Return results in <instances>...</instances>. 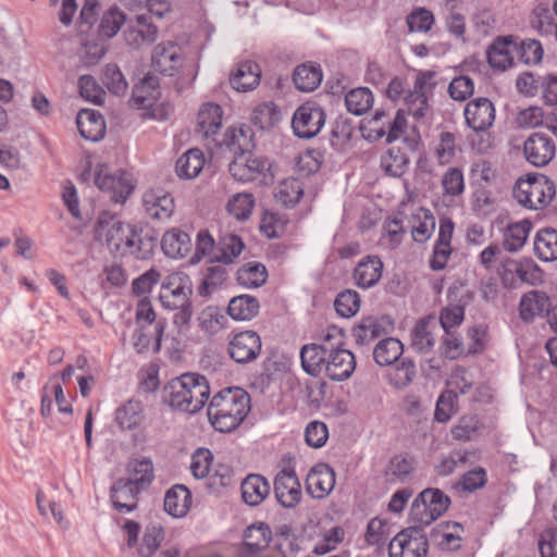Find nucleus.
I'll return each instance as SVG.
<instances>
[{
  "label": "nucleus",
  "mask_w": 557,
  "mask_h": 557,
  "mask_svg": "<svg viewBox=\"0 0 557 557\" xmlns=\"http://www.w3.org/2000/svg\"><path fill=\"white\" fill-rule=\"evenodd\" d=\"M304 371L312 376L322 373L332 381H345L356 368L354 354L343 348V335L336 329L327 332L319 344H307L300 350Z\"/></svg>",
  "instance_id": "nucleus-1"
},
{
  "label": "nucleus",
  "mask_w": 557,
  "mask_h": 557,
  "mask_svg": "<svg viewBox=\"0 0 557 557\" xmlns=\"http://www.w3.org/2000/svg\"><path fill=\"white\" fill-rule=\"evenodd\" d=\"M95 238L112 252L132 255L137 259H148L156 247V239L136 225L123 222L116 214L102 211L94 227Z\"/></svg>",
  "instance_id": "nucleus-2"
},
{
  "label": "nucleus",
  "mask_w": 557,
  "mask_h": 557,
  "mask_svg": "<svg viewBox=\"0 0 557 557\" xmlns=\"http://www.w3.org/2000/svg\"><path fill=\"white\" fill-rule=\"evenodd\" d=\"M193 282L184 272H173L160 282L158 299L165 310L174 311L173 324L180 332L189 327L194 315Z\"/></svg>",
  "instance_id": "nucleus-3"
},
{
  "label": "nucleus",
  "mask_w": 557,
  "mask_h": 557,
  "mask_svg": "<svg viewBox=\"0 0 557 557\" xmlns=\"http://www.w3.org/2000/svg\"><path fill=\"white\" fill-rule=\"evenodd\" d=\"M249 411V394L239 387H228L212 397L208 418L216 431L227 433L237 429Z\"/></svg>",
  "instance_id": "nucleus-4"
},
{
  "label": "nucleus",
  "mask_w": 557,
  "mask_h": 557,
  "mask_svg": "<svg viewBox=\"0 0 557 557\" xmlns=\"http://www.w3.org/2000/svg\"><path fill=\"white\" fill-rule=\"evenodd\" d=\"M210 396V386L206 376L198 373H185L171 380L163 388V400L172 409L196 413L203 408Z\"/></svg>",
  "instance_id": "nucleus-5"
},
{
  "label": "nucleus",
  "mask_w": 557,
  "mask_h": 557,
  "mask_svg": "<svg viewBox=\"0 0 557 557\" xmlns=\"http://www.w3.org/2000/svg\"><path fill=\"white\" fill-rule=\"evenodd\" d=\"M434 76V72L430 71L420 73L416 78L413 89L408 91L405 90L404 81L394 77L387 85L386 96L393 101L404 97L408 113L417 120L422 119L429 110L428 96L435 86Z\"/></svg>",
  "instance_id": "nucleus-6"
},
{
  "label": "nucleus",
  "mask_w": 557,
  "mask_h": 557,
  "mask_svg": "<svg viewBox=\"0 0 557 557\" xmlns=\"http://www.w3.org/2000/svg\"><path fill=\"white\" fill-rule=\"evenodd\" d=\"M512 195L520 206L531 210H540L546 208L553 201L556 188L553 181L546 175L532 173L517 181Z\"/></svg>",
  "instance_id": "nucleus-7"
},
{
  "label": "nucleus",
  "mask_w": 557,
  "mask_h": 557,
  "mask_svg": "<svg viewBox=\"0 0 557 557\" xmlns=\"http://www.w3.org/2000/svg\"><path fill=\"white\" fill-rule=\"evenodd\" d=\"M450 498L438 488H425L413 500L410 520L421 527L430 525L445 513L450 506Z\"/></svg>",
  "instance_id": "nucleus-8"
},
{
  "label": "nucleus",
  "mask_w": 557,
  "mask_h": 557,
  "mask_svg": "<svg viewBox=\"0 0 557 557\" xmlns=\"http://www.w3.org/2000/svg\"><path fill=\"white\" fill-rule=\"evenodd\" d=\"M271 162L268 158L249 152L239 153L230 163L231 175L239 182H252L260 180L267 184L273 180Z\"/></svg>",
  "instance_id": "nucleus-9"
},
{
  "label": "nucleus",
  "mask_w": 557,
  "mask_h": 557,
  "mask_svg": "<svg viewBox=\"0 0 557 557\" xmlns=\"http://www.w3.org/2000/svg\"><path fill=\"white\" fill-rule=\"evenodd\" d=\"M429 543L424 528L413 525L397 533L388 545L389 557H425Z\"/></svg>",
  "instance_id": "nucleus-10"
},
{
  "label": "nucleus",
  "mask_w": 557,
  "mask_h": 557,
  "mask_svg": "<svg viewBox=\"0 0 557 557\" xmlns=\"http://www.w3.org/2000/svg\"><path fill=\"white\" fill-rule=\"evenodd\" d=\"M325 124L324 110L315 102H305L294 112L292 127L294 134L304 139L315 137Z\"/></svg>",
  "instance_id": "nucleus-11"
},
{
  "label": "nucleus",
  "mask_w": 557,
  "mask_h": 557,
  "mask_svg": "<svg viewBox=\"0 0 557 557\" xmlns=\"http://www.w3.org/2000/svg\"><path fill=\"white\" fill-rule=\"evenodd\" d=\"M261 347V338L257 332L243 331L230 337L227 354L236 363L245 364L258 358Z\"/></svg>",
  "instance_id": "nucleus-12"
},
{
  "label": "nucleus",
  "mask_w": 557,
  "mask_h": 557,
  "mask_svg": "<svg viewBox=\"0 0 557 557\" xmlns=\"http://www.w3.org/2000/svg\"><path fill=\"white\" fill-rule=\"evenodd\" d=\"M555 154V141L544 133H532L523 143V156L533 166L543 168L547 165Z\"/></svg>",
  "instance_id": "nucleus-13"
},
{
  "label": "nucleus",
  "mask_w": 557,
  "mask_h": 557,
  "mask_svg": "<svg viewBox=\"0 0 557 557\" xmlns=\"http://www.w3.org/2000/svg\"><path fill=\"white\" fill-rule=\"evenodd\" d=\"M95 184L100 190L108 193L114 203H124L134 189L126 173L112 174L106 168L95 174Z\"/></svg>",
  "instance_id": "nucleus-14"
},
{
  "label": "nucleus",
  "mask_w": 557,
  "mask_h": 557,
  "mask_svg": "<svg viewBox=\"0 0 557 557\" xmlns=\"http://www.w3.org/2000/svg\"><path fill=\"white\" fill-rule=\"evenodd\" d=\"M495 113L493 102L485 97L469 101L463 110L466 124L475 133L487 131L494 124Z\"/></svg>",
  "instance_id": "nucleus-15"
},
{
  "label": "nucleus",
  "mask_w": 557,
  "mask_h": 557,
  "mask_svg": "<svg viewBox=\"0 0 557 557\" xmlns=\"http://www.w3.org/2000/svg\"><path fill=\"white\" fill-rule=\"evenodd\" d=\"M274 494L285 508H294L302 497L300 482L293 469H282L274 479Z\"/></svg>",
  "instance_id": "nucleus-16"
},
{
  "label": "nucleus",
  "mask_w": 557,
  "mask_h": 557,
  "mask_svg": "<svg viewBox=\"0 0 557 557\" xmlns=\"http://www.w3.org/2000/svg\"><path fill=\"white\" fill-rule=\"evenodd\" d=\"M165 325L164 319H159L153 325H137L132 336V345L136 352H158L161 348Z\"/></svg>",
  "instance_id": "nucleus-17"
},
{
  "label": "nucleus",
  "mask_w": 557,
  "mask_h": 557,
  "mask_svg": "<svg viewBox=\"0 0 557 557\" xmlns=\"http://www.w3.org/2000/svg\"><path fill=\"white\" fill-rule=\"evenodd\" d=\"M182 48L172 41L157 45L152 52V66L163 75L173 76L183 65Z\"/></svg>",
  "instance_id": "nucleus-18"
},
{
  "label": "nucleus",
  "mask_w": 557,
  "mask_h": 557,
  "mask_svg": "<svg viewBox=\"0 0 557 557\" xmlns=\"http://www.w3.org/2000/svg\"><path fill=\"white\" fill-rule=\"evenodd\" d=\"M143 207L150 219L158 221L169 220L175 210L174 198L161 188L146 190L143 195Z\"/></svg>",
  "instance_id": "nucleus-19"
},
{
  "label": "nucleus",
  "mask_w": 557,
  "mask_h": 557,
  "mask_svg": "<svg viewBox=\"0 0 557 557\" xmlns=\"http://www.w3.org/2000/svg\"><path fill=\"white\" fill-rule=\"evenodd\" d=\"M70 376V366H66L61 375H53L49 379L44 386L41 395V414L48 417L51 413V397L53 396L60 412L70 413V407L66 405L65 395L61 382H64Z\"/></svg>",
  "instance_id": "nucleus-20"
},
{
  "label": "nucleus",
  "mask_w": 557,
  "mask_h": 557,
  "mask_svg": "<svg viewBox=\"0 0 557 557\" xmlns=\"http://www.w3.org/2000/svg\"><path fill=\"white\" fill-rule=\"evenodd\" d=\"M335 486V472L327 463L315 465L307 475V492L318 499L326 497Z\"/></svg>",
  "instance_id": "nucleus-21"
},
{
  "label": "nucleus",
  "mask_w": 557,
  "mask_h": 557,
  "mask_svg": "<svg viewBox=\"0 0 557 557\" xmlns=\"http://www.w3.org/2000/svg\"><path fill=\"white\" fill-rule=\"evenodd\" d=\"M124 37L129 47L138 49L157 40L158 27L152 24L149 15H137L135 23L124 30Z\"/></svg>",
  "instance_id": "nucleus-22"
},
{
  "label": "nucleus",
  "mask_w": 557,
  "mask_h": 557,
  "mask_svg": "<svg viewBox=\"0 0 557 557\" xmlns=\"http://www.w3.org/2000/svg\"><path fill=\"white\" fill-rule=\"evenodd\" d=\"M550 299L543 290L533 289L523 294L519 301V317L525 323H531L536 317L546 313Z\"/></svg>",
  "instance_id": "nucleus-23"
},
{
  "label": "nucleus",
  "mask_w": 557,
  "mask_h": 557,
  "mask_svg": "<svg viewBox=\"0 0 557 557\" xmlns=\"http://www.w3.org/2000/svg\"><path fill=\"white\" fill-rule=\"evenodd\" d=\"M143 491L125 478L119 479L111 487V500L120 512H131L137 508V496Z\"/></svg>",
  "instance_id": "nucleus-24"
},
{
  "label": "nucleus",
  "mask_w": 557,
  "mask_h": 557,
  "mask_svg": "<svg viewBox=\"0 0 557 557\" xmlns=\"http://www.w3.org/2000/svg\"><path fill=\"white\" fill-rule=\"evenodd\" d=\"M76 125L81 136L86 140L98 141L106 133L104 119L94 109H82L77 113Z\"/></svg>",
  "instance_id": "nucleus-25"
},
{
  "label": "nucleus",
  "mask_w": 557,
  "mask_h": 557,
  "mask_svg": "<svg viewBox=\"0 0 557 557\" xmlns=\"http://www.w3.org/2000/svg\"><path fill=\"white\" fill-rule=\"evenodd\" d=\"M242 498L249 506L260 505L270 494L269 481L261 474H248L242 482Z\"/></svg>",
  "instance_id": "nucleus-26"
},
{
  "label": "nucleus",
  "mask_w": 557,
  "mask_h": 557,
  "mask_svg": "<svg viewBox=\"0 0 557 557\" xmlns=\"http://www.w3.org/2000/svg\"><path fill=\"white\" fill-rule=\"evenodd\" d=\"M383 262L376 256H368L360 260L354 271V280L361 288L374 286L381 278Z\"/></svg>",
  "instance_id": "nucleus-27"
},
{
  "label": "nucleus",
  "mask_w": 557,
  "mask_h": 557,
  "mask_svg": "<svg viewBox=\"0 0 557 557\" xmlns=\"http://www.w3.org/2000/svg\"><path fill=\"white\" fill-rule=\"evenodd\" d=\"M261 77L259 65L251 61L239 63L236 71L232 73L230 83L232 87L242 92L255 89Z\"/></svg>",
  "instance_id": "nucleus-28"
},
{
  "label": "nucleus",
  "mask_w": 557,
  "mask_h": 557,
  "mask_svg": "<svg viewBox=\"0 0 557 557\" xmlns=\"http://www.w3.org/2000/svg\"><path fill=\"white\" fill-rule=\"evenodd\" d=\"M161 247L168 257L184 258L191 251L193 243L187 233L172 228L163 235Z\"/></svg>",
  "instance_id": "nucleus-29"
},
{
  "label": "nucleus",
  "mask_w": 557,
  "mask_h": 557,
  "mask_svg": "<svg viewBox=\"0 0 557 557\" xmlns=\"http://www.w3.org/2000/svg\"><path fill=\"white\" fill-rule=\"evenodd\" d=\"M223 111L222 108L213 102L205 103L200 107L197 114L198 131L209 137L219 132L222 126Z\"/></svg>",
  "instance_id": "nucleus-30"
},
{
  "label": "nucleus",
  "mask_w": 557,
  "mask_h": 557,
  "mask_svg": "<svg viewBox=\"0 0 557 557\" xmlns=\"http://www.w3.org/2000/svg\"><path fill=\"white\" fill-rule=\"evenodd\" d=\"M191 505V494L184 485H174L164 497V510L175 517H184Z\"/></svg>",
  "instance_id": "nucleus-31"
},
{
  "label": "nucleus",
  "mask_w": 557,
  "mask_h": 557,
  "mask_svg": "<svg viewBox=\"0 0 557 557\" xmlns=\"http://www.w3.org/2000/svg\"><path fill=\"white\" fill-rule=\"evenodd\" d=\"M532 230V223L529 220L507 225L503 232V248L508 252L519 251L525 244Z\"/></svg>",
  "instance_id": "nucleus-32"
},
{
  "label": "nucleus",
  "mask_w": 557,
  "mask_h": 557,
  "mask_svg": "<svg viewBox=\"0 0 557 557\" xmlns=\"http://www.w3.org/2000/svg\"><path fill=\"white\" fill-rule=\"evenodd\" d=\"M414 470L413 458L406 454L392 457L384 469V478L388 483H405Z\"/></svg>",
  "instance_id": "nucleus-33"
},
{
  "label": "nucleus",
  "mask_w": 557,
  "mask_h": 557,
  "mask_svg": "<svg viewBox=\"0 0 557 557\" xmlns=\"http://www.w3.org/2000/svg\"><path fill=\"white\" fill-rule=\"evenodd\" d=\"M513 41L497 38L487 50L488 64L495 69L505 71L513 65Z\"/></svg>",
  "instance_id": "nucleus-34"
},
{
  "label": "nucleus",
  "mask_w": 557,
  "mask_h": 557,
  "mask_svg": "<svg viewBox=\"0 0 557 557\" xmlns=\"http://www.w3.org/2000/svg\"><path fill=\"white\" fill-rule=\"evenodd\" d=\"M245 245L242 238L235 234L227 233L220 237L218 253L211 257L212 262L232 264L242 253Z\"/></svg>",
  "instance_id": "nucleus-35"
},
{
  "label": "nucleus",
  "mask_w": 557,
  "mask_h": 557,
  "mask_svg": "<svg viewBox=\"0 0 557 557\" xmlns=\"http://www.w3.org/2000/svg\"><path fill=\"white\" fill-rule=\"evenodd\" d=\"M534 253L544 262L557 260V231L555 228L545 227L536 233Z\"/></svg>",
  "instance_id": "nucleus-36"
},
{
  "label": "nucleus",
  "mask_w": 557,
  "mask_h": 557,
  "mask_svg": "<svg viewBox=\"0 0 557 557\" xmlns=\"http://www.w3.org/2000/svg\"><path fill=\"white\" fill-rule=\"evenodd\" d=\"M322 77V71L319 65L304 63L295 69L293 82L298 90L310 92L320 86Z\"/></svg>",
  "instance_id": "nucleus-37"
},
{
  "label": "nucleus",
  "mask_w": 557,
  "mask_h": 557,
  "mask_svg": "<svg viewBox=\"0 0 557 557\" xmlns=\"http://www.w3.org/2000/svg\"><path fill=\"white\" fill-rule=\"evenodd\" d=\"M463 528L455 521H447L438 524L432 536L437 540L438 545L448 550H457L461 546Z\"/></svg>",
  "instance_id": "nucleus-38"
},
{
  "label": "nucleus",
  "mask_w": 557,
  "mask_h": 557,
  "mask_svg": "<svg viewBox=\"0 0 557 557\" xmlns=\"http://www.w3.org/2000/svg\"><path fill=\"white\" fill-rule=\"evenodd\" d=\"M205 165L201 150L194 148L181 156L175 164V171L181 178L191 180L199 175Z\"/></svg>",
  "instance_id": "nucleus-39"
},
{
  "label": "nucleus",
  "mask_w": 557,
  "mask_h": 557,
  "mask_svg": "<svg viewBox=\"0 0 557 557\" xmlns=\"http://www.w3.org/2000/svg\"><path fill=\"white\" fill-rule=\"evenodd\" d=\"M252 137L253 134L250 127L242 125L228 128L224 134L222 144L236 157L239 153L249 152V149L252 147Z\"/></svg>",
  "instance_id": "nucleus-40"
},
{
  "label": "nucleus",
  "mask_w": 557,
  "mask_h": 557,
  "mask_svg": "<svg viewBox=\"0 0 557 557\" xmlns=\"http://www.w3.org/2000/svg\"><path fill=\"white\" fill-rule=\"evenodd\" d=\"M259 301L250 295H240L231 299L227 313L237 321H247L255 318L259 312Z\"/></svg>",
  "instance_id": "nucleus-41"
},
{
  "label": "nucleus",
  "mask_w": 557,
  "mask_h": 557,
  "mask_svg": "<svg viewBox=\"0 0 557 557\" xmlns=\"http://www.w3.org/2000/svg\"><path fill=\"white\" fill-rule=\"evenodd\" d=\"M416 375L417 369L414 362L409 358H400L393 363V367L388 370L387 379L391 385L397 389H401L409 386Z\"/></svg>",
  "instance_id": "nucleus-42"
},
{
  "label": "nucleus",
  "mask_w": 557,
  "mask_h": 557,
  "mask_svg": "<svg viewBox=\"0 0 557 557\" xmlns=\"http://www.w3.org/2000/svg\"><path fill=\"white\" fill-rule=\"evenodd\" d=\"M404 352L403 343L394 337L380 341L373 349V358L379 366H392Z\"/></svg>",
  "instance_id": "nucleus-43"
},
{
  "label": "nucleus",
  "mask_w": 557,
  "mask_h": 557,
  "mask_svg": "<svg viewBox=\"0 0 557 557\" xmlns=\"http://www.w3.org/2000/svg\"><path fill=\"white\" fill-rule=\"evenodd\" d=\"M435 230V218L432 212L424 208H419L412 214L411 235L414 242L423 244L431 238Z\"/></svg>",
  "instance_id": "nucleus-44"
},
{
  "label": "nucleus",
  "mask_w": 557,
  "mask_h": 557,
  "mask_svg": "<svg viewBox=\"0 0 557 557\" xmlns=\"http://www.w3.org/2000/svg\"><path fill=\"white\" fill-rule=\"evenodd\" d=\"M304 195V183L294 177L282 181L275 190V200L284 207H294Z\"/></svg>",
  "instance_id": "nucleus-45"
},
{
  "label": "nucleus",
  "mask_w": 557,
  "mask_h": 557,
  "mask_svg": "<svg viewBox=\"0 0 557 557\" xmlns=\"http://www.w3.org/2000/svg\"><path fill=\"white\" fill-rule=\"evenodd\" d=\"M143 420V405L139 400H128L115 411V421L122 430L137 428Z\"/></svg>",
  "instance_id": "nucleus-46"
},
{
  "label": "nucleus",
  "mask_w": 557,
  "mask_h": 557,
  "mask_svg": "<svg viewBox=\"0 0 557 557\" xmlns=\"http://www.w3.org/2000/svg\"><path fill=\"white\" fill-rule=\"evenodd\" d=\"M267 277V269L259 262H249L237 271L238 283L247 288L260 287L265 283Z\"/></svg>",
  "instance_id": "nucleus-47"
},
{
  "label": "nucleus",
  "mask_w": 557,
  "mask_h": 557,
  "mask_svg": "<svg viewBox=\"0 0 557 557\" xmlns=\"http://www.w3.org/2000/svg\"><path fill=\"white\" fill-rule=\"evenodd\" d=\"M281 120V111L272 102H263L255 107L251 112V122L260 129H269Z\"/></svg>",
  "instance_id": "nucleus-48"
},
{
  "label": "nucleus",
  "mask_w": 557,
  "mask_h": 557,
  "mask_svg": "<svg viewBox=\"0 0 557 557\" xmlns=\"http://www.w3.org/2000/svg\"><path fill=\"white\" fill-rule=\"evenodd\" d=\"M107 53L104 42L95 35L81 38L79 55L85 65L97 64Z\"/></svg>",
  "instance_id": "nucleus-49"
},
{
  "label": "nucleus",
  "mask_w": 557,
  "mask_h": 557,
  "mask_svg": "<svg viewBox=\"0 0 557 557\" xmlns=\"http://www.w3.org/2000/svg\"><path fill=\"white\" fill-rule=\"evenodd\" d=\"M129 478L132 483L140 488H147L154 479L153 465L149 458L134 460L128 465Z\"/></svg>",
  "instance_id": "nucleus-50"
},
{
  "label": "nucleus",
  "mask_w": 557,
  "mask_h": 557,
  "mask_svg": "<svg viewBox=\"0 0 557 557\" xmlns=\"http://www.w3.org/2000/svg\"><path fill=\"white\" fill-rule=\"evenodd\" d=\"M384 333V327L373 317L363 318L352 329V336L358 345H368Z\"/></svg>",
  "instance_id": "nucleus-51"
},
{
  "label": "nucleus",
  "mask_w": 557,
  "mask_h": 557,
  "mask_svg": "<svg viewBox=\"0 0 557 557\" xmlns=\"http://www.w3.org/2000/svg\"><path fill=\"white\" fill-rule=\"evenodd\" d=\"M243 553L246 556L258 554L265 548L270 542L267 528L250 525L245 531Z\"/></svg>",
  "instance_id": "nucleus-52"
},
{
  "label": "nucleus",
  "mask_w": 557,
  "mask_h": 557,
  "mask_svg": "<svg viewBox=\"0 0 557 557\" xmlns=\"http://www.w3.org/2000/svg\"><path fill=\"white\" fill-rule=\"evenodd\" d=\"M409 164V159L399 148H389L381 158V166L391 176H401Z\"/></svg>",
  "instance_id": "nucleus-53"
},
{
  "label": "nucleus",
  "mask_w": 557,
  "mask_h": 557,
  "mask_svg": "<svg viewBox=\"0 0 557 557\" xmlns=\"http://www.w3.org/2000/svg\"><path fill=\"white\" fill-rule=\"evenodd\" d=\"M345 103L350 113L361 115L373 104L372 91L367 87L351 89L345 97Z\"/></svg>",
  "instance_id": "nucleus-54"
},
{
  "label": "nucleus",
  "mask_w": 557,
  "mask_h": 557,
  "mask_svg": "<svg viewBox=\"0 0 557 557\" xmlns=\"http://www.w3.org/2000/svg\"><path fill=\"white\" fill-rule=\"evenodd\" d=\"M531 26L542 36H553L557 33V24L548 7L540 4L532 11Z\"/></svg>",
  "instance_id": "nucleus-55"
},
{
  "label": "nucleus",
  "mask_w": 557,
  "mask_h": 557,
  "mask_svg": "<svg viewBox=\"0 0 557 557\" xmlns=\"http://www.w3.org/2000/svg\"><path fill=\"white\" fill-rule=\"evenodd\" d=\"M513 49L518 53L519 60L527 65L539 64L543 59L544 50L536 39H525L519 44L513 42Z\"/></svg>",
  "instance_id": "nucleus-56"
},
{
  "label": "nucleus",
  "mask_w": 557,
  "mask_h": 557,
  "mask_svg": "<svg viewBox=\"0 0 557 557\" xmlns=\"http://www.w3.org/2000/svg\"><path fill=\"white\" fill-rule=\"evenodd\" d=\"M101 81L109 91L116 96L124 95L128 87L122 71L113 63H109L103 67Z\"/></svg>",
  "instance_id": "nucleus-57"
},
{
  "label": "nucleus",
  "mask_w": 557,
  "mask_h": 557,
  "mask_svg": "<svg viewBox=\"0 0 557 557\" xmlns=\"http://www.w3.org/2000/svg\"><path fill=\"white\" fill-rule=\"evenodd\" d=\"M255 207V197L249 193L234 195L227 203V210L237 220L245 221L251 215Z\"/></svg>",
  "instance_id": "nucleus-58"
},
{
  "label": "nucleus",
  "mask_w": 557,
  "mask_h": 557,
  "mask_svg": "<svg viewBox=\"0 0 557 557\" xmlns=\"http://www.w3.org/2000/svg\"><path fill=\"white\" fill-rule=\"evenodd\" d=\"M545 112L542 107L530 106L517 112L515 124L519 128L531 129L544 126Z\"/></svg>",
  "instance_id": "nucleus-59"
},
{
  "label": "nucleus",
  "mask_w": 557,
  "mask_h": 557,
  "mask_svg": "<svg viewBox=\"0 0 557 557\" xmlns=\"http://www.w3.org/2000/svg\"><path fill=\"white\" fill-rule=\"evenodd\" d=\"M411 346L419 352H429L434 344L435 339L432 333L429 331V322L424 319L420 320L411 331L410 335Z\"/></svg>",
  "instance_id": "nucleus-60"
},
{
  "label": "nucleus",
  "mask_w": 557,
  "mask_h": 557,
  "mask_svg": "<svg viewBox=\"0 0 557 557\" xmlns=\"http://www.w3.org/2000/svg\"><path fill=\"white\" fill-rule=\"evenodd\" d=\"M405 233L406 231L400 220H386L383 226L380 244L385 249H395L400 245Z\"/></svg>",
  "instance_id": "nucleus-61"
},
{
  "label": "nucleus",
  "mask_w": 557,
  "mask_h": 557,
  "mask_svg": "<svg viewBox=\"0 0 557 557\" xmlns=\"http://www.w3.org/2000/svg\"><path fill=\"white\" fill-rule=\"evenodd\" d=\"M227 277V271L224 265L215 264L207 269L203 281L199 286V295L202 297L212 294L219 286H221Z\"/></svg>",
  "instance_id": "nucleus-62"
},
{
  "label": "nucleus",
  "mask_w": 557,
  "mask_h": 557,
  "mask_svg": "<svg viewBox=\"0 0 557 557\" xmlns=\"http://www.w3.org/2000/svg\"><path fill=\"white\" fill-rule=\"evenodd\" d=\"M517 284L537 285L543 281V271L531 258L517 260Z\"/></svg>",
  "instance_id": "nucleus-63"
},
{
  "label": "nucleus",
  "mask_w": 557,
  "mask_h": 557,
  "mask_svg": "<svg viewBox=\"0 0 557 557\" xmlns=\"http://www.w3.org/2000/svg\"><path fill=\"white\" fill-rule=\"evenodd\" d=\"M125 21V15L116 8L109 9L103 15L99 24L98 33L101 37L112 38L117 34Z\"/></svg>",
  "instance_id": "nucleus-64"
}]
</instances>
